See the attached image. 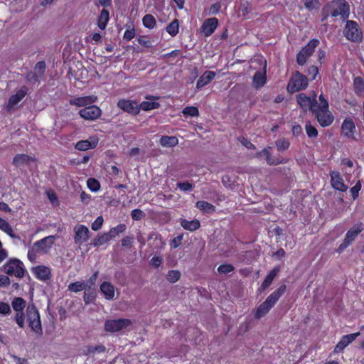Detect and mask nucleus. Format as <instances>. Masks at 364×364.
Segmentation results:
<instances>
[{"instance_id":"1","label":"nucleus","mask_w":364,"mask_h":364,"mask_svg":"<svg viewBox=\"0 0 364 364\" xmlns=\"http://www.w3.org/2000/svg\"><path fill=\"white\" fill-rule=\"evenodd\" d=\"M55 239V235H49L35 242L28 251V259L34 262L38 254L48 253L53 245Z\"/></svg>"},{"instance_id":"2","label":"nucleus","mask_w":364,"mask_h":364,"mask_svg":"<svg viewBox=\"0 0 364 364\" xmlns=\"http://www.w3.org/2000/svg\"><path fill=\"white\" fill-rule=\"evenodd\" d=\"M26 317L31 331L41 334L43 328L40 318V314L34 304H29L26 310Z\"/></svg>"},{"instance_id":"3","label":"nucleus","mask_w":364,"mask_h":364,"mask_svg":"<svg viewBox=\"0 0 364 364\" xmlns=\"http://www.w3.org/2000/svg\"><path fill=\"white\" fill-rule=\"evenodd\" d=\"M309 85L307 77L299 71H295L288 82L287 90L290 93H294L305 90Z\"/></svg>"},{"instance_id":"4","label":"nucleus","mask_w":364,"mask_h":364,"mask_svg":"<svg viewBox=\"0 0 364 364\" xmlns=\"http://www.w3.org/2000/svg\"><path fill=\"white\" fill-rule=\"evenodd\" d=\"M343 35L348 41L360 43L363 40V32L357 22L353 20L346 21L343 29Z\"/></svg>"},{"instance_id":"5","label":"nucleus","mask_w":364,"mask_h":364,"mask_svg":"<svg viewBox=\"0 0 364 364\" xmlns=\"http://www.w3.org/2000/svg\"><path fill=\"white\" fill-rule=\"evenodd\" d=\"M319 40L317 38L310 40L309 43L297 53L296 63L299 65H304L306 63L308 58L314 54L316 48L319 45Z\"/></svg>"},{"instance_id":"6","label":"nucleus","mask_w":364,"mask_h":364,"mask_svg":"<svg viewBox=\"0 0 364 364\" xmlns=\"http://www.w3.org/2000/svg\"><path fill=\"white\" fill-rule=\"evenodd\" d=\"M363 230L361 223L354 225L346 234L345 238L342 243L336 249L338 253H341L355 240V237Z\"/></svg>"},{"instance_id":"7","label":"nucleus","mask_w":364,"mask_h":364,"mask_svg":"<svg viewBox=\"0 0 364 364\" xmlns=\"http://www.w3.org/2000/svg\"><path fill=\"white\" fill-rule=\"evenodd\" d=\"M23 263L18 259H9L4 266V272L9 276L22 278L24 276Z\"/></svg>"},{"instance_id":"8","label":"nucleus","mask_w":364,"mask_h":364,"mask_svg":"<svg viewBox=\"0 0 364 364\" xmlns=\"http://www.w3.org/2000/svg\"><path fill=\"white\" fill-rule=\"evenodd\" d=\"M312 113L315 116V118L320 126L322 127H329L334 120V117L329 109H321L314 108Z\"/></svg>"},{"instance_id":"9","label":"nucleus","mask_w":364,"mask_h":364,"mask_svg":"<svg viewBox=\"0 0 364 364\" xmlns=\"http://www.w3.org/2000/svg\"><path fill=\"white\" fill-rule=\"evenodd\" d=\"M131 324V321L127 318L110 319L105 321V329L109 333H116L127 328Z\"/></svg>"},{"instance_id":"10","label":"nucleus","mask_w":364,"mask_h":364,"mask_svg":"<svg viewBox=\"0 0 364 364\" xmlns=\"http://www.w3.org/2000/svg\"><path fill=\"white\" fill-rule=\"evenodd\" d=\"M102 112V109L99 107L92 104L90 106L81 109L78 114L85 120L95 121L100 117Z\"/></svg>"},{"instance_id":"11","label":"nucleus","mask_w":364,"mask_h":364,"mask_svg":"<svg viewBox=\"0 0 364 364\" xmlns=\"http://www.w3.org/2000/svg\"><path fill=\"white\" fill-rule=\"evenodd\" d=\"M316 97L315 92H313L311 97H308L304 93H300L296 95V102L302 109L306 110L309 109L312 112L317 105Z\"/></svg>"},{"instance_id":"12","label":"nucleus","mask_w":364,"mask_h":364,"mask_svg":"<svg viewBox=\"0 0 364 364\" xmlns=\"http://www.w3.org/2000/svg\"><path fill=\"white\" fill-rule=\"evenodd\" d=\"M117 107L132 115L139 113V103L136 100L122 99L117 102Z\"/></svg>"},{"instance_id":"13","label":"nucleus","mask_w":364,"mask_h":364,"mask_svg":"<svg viewBox=\"0 0 364 364\" xmlns=\"http://www.w3.org/2000/svg\"><path fill=\"white\" fill-rule=\"evenodd\" d=\"M331 177V185L336 191L346 192L348 189L347 185L344 183L343 176L337 171H331L329 173Z\"/></svg>"},{"instance_id":"14","label":"nucleus","mask_w":364,"mask_h":364,"mask_svg":"<svg viewBox=\"0 0 364 364\" xmlns=\"http://www.w3.org/2000/svg\"><path fill=\"white\" fill-rule=\"evenodd\" d=\"M341 134L349 139H355V124L350 117L346 118L341 124Z\"/></svg>"},{"instance_id":"15","label":"nucleus","mask_w":364,"mask_h":364,"mask_svg":"<svg viewBox=\"0 0 364 364\" xmlns=\"http://www.w3.org/2000/svg\"><path fill=\"white\" fill-rule=\"evenodd\" d=\"M75 242L79 245L88 240L90 236V230L88 228L84 225H78L74 228Z\"/></svg>"},{"instance_id":"16","label":"nucleus","mask_w":364,"mask_h":364,"mask_svg":"<svg viewBox=\"0 0 364 364\" xmlns=\"http://www.w3.org/2000/svg\"><path fill=\"white\" fill-rule=\"evenodd\" d=\"M337 8L331 12L333 17L341 16L343 19H347L350 15V6L346 0H337Z\"/></svg>"},{"instance_id":"17","label":"nucleus","mask_w":364,"mask_h":364,"mask_svg":"<svg viewBox=\"0 0 364 364\" xmlns=\"http://www.w3.org/2000/svg\"><path fill=\"white\" fill-rule=\"evenodd\" d=\"M360 335V332L344 335L334 348L333 352L339 353L342 352L350 343L354 341Z\"/></svg>"},{"instance_id":"18","label":"nucleus","mask_w":364,"mask_h":364,"mask_svg":"<svg viewBox=\"0 0 364 364\" xmlns=\"http://www.w3.org/2000/svg\"><path fill=\"white\" fill-rule=\"evenodd\" d=\"M218 26V20L215 17L205 19L200 26L203 36L208 37L211 36Z\"/></svg>"},{"instance_id":"19","label":"nucleus","mask_w":364,"mask_h":364,"mask_svg":"<svg viewBox=\"0 0 364 364\" xmlns=\"http://www.w3.org/2000/svg\"><path fill=\"white\" fill-rule=\"evenodd\" d=\"M97 97L95 95H87L83 97H74L70 100L69 103L70 105L77 107H88L96 102Z\"/></svg>"},{"instance_id":"20","label":"nucleus","mask_w":364,"mask_h":364,"mask_svg":"<svg viewBox=\"0 0 364 364\" xmlns=\"http://www.w3.org/2000/svg\"><path fill=\"white\" fill-rule=\"evenodd\" d=\"M287 286L282 284L265 299L264 302L272 309L279 301L281 296L285 293Z\"/></svg>"},{"instance_id":"21","label":"nucleus","mask_w":364,"mask_h":364,"mask_svg":"<svg viewBox=\"0 0 364 364\" xmlns=\"http://www.w3.org/2000/svg\"><path fill=\"white\" fill-rule=\"evenodd\" d=\"M262 154L265 156L267 163L270 166H276L287 162V160L282 159L279 156H272L268 148H264L261 151L257 152L256 156L259 157Z\"/></svg>"},{"instance_id":"22","label":"nucleus","mask_w":364,"mask_h":364,"mask_svg":"<svg viewBox=\"0 0 364 364\" xmlns=\"http://www.w3.org/2000/svg\"><path fill=\"white\" fill-rule=\"evenodd\" d=\"M34 161L35 158L29 155L25 154H18L14 157L12 164L16 168H22L26 166H28L31 162Z\"/></svg>"},{"instance_id":"23","label":"nucleus","mask_w":364,"mask_h":364,"mask_svg":"<svg viewBox=\"0 0 364 364\" xmlns=\"http://www.w3.org/2000/svg\"><path fill=\"white\" fill-rule=\"evenodd\" d=\"M27 94V88L26 87H21L16 94L11 95L9 99L7 104V109L9 110L13 109Z\"/></svg>"},{"instance_id":"24","label":"nucleus","mask_w":364,"mask_h":364,"mask_svg":"<svg viewBox=\"0 0 364 364\" xmlns=\"http://www.w3.org/2000/svg\"><path fill=\"white\" fill-rule=\"evenodd\" d=\"M146 101H143L139 104V112L141 110L149 111L157 108L159 106V103L156 102L158 97H154L151 95L146 96Z\"/></svg>"},{"instance_id":"25","label":"nucleus","mask_w":364,"mask_h":364,"mask_svg":"<svg viewBox=\"0 0 364 364\" xmlns=\"http://www.w3.org/2000/svg\"><path fill=\"white\" fill-rule=\"evenodd\" d=\"M33 272L35 274L36 277L41 281L48 280L51 276L50 268L44 265L33 267Z\"/></svg>"},{"instance_id":"26","label":"nucleus","mask_w":364,"mask_h":364,"mask_svg":"<svg viewBox=\"0 0 364 364\" xmlns=\"http://www.w3.org/2000/svg\"><path fill=\"white\" fill-rule=\"evenodd\" d=\"M215 77V73L210 70L205 71L196 82V88L201 89L209 84Z\"/></svg>"},{"instance_id":"27","label":"nucleus","mask_w":364,"mask_h":364,"mask_svg":"<svg viewBox=\"0 0 364 364\" xmlns=\"http://www.w3.org/2000/svg\"><path fill=\"white\" fill-rule=\"evenodd\" d=\"M280 271V267L276 266L274 267L266 276L264 281L262 282L260 290L264 291L266 289H267L272 283L274 279L276 277V276L278 274V273Z\"/></svg>"},{"instance_id":"28","label":"nucleus","mask_w":364,"mask_h":364,"mask_svg":"<svg viewBox=\"0 0 364 364\" xmlns=\"http://www.w3.org/2000/svg\"><path fill=\"white\" fill-rule=\"evenodd\" d=\"M100 289L106 299H113L114 296V287L110 282H102L100 287Z\"/></svg>"},{"instance_id":"29","label":"nucleus","mask_w":364,"mask_h":364,"mask_svg":"<svg viewBox=\"0 0 364 364\" xmlns=\"http://www.w3.org/2000/svg\"><path fill=\"white\" fill-rule=\"evenodd\" d=\"M180 224L183 229L191 232L199 229L200 227V223L197 219L188 220L186 219L181 218L180 219Z\"/></svg>"},{"instance_id":"30","label":"nucleus","mask_w":364,"mask_h":364,"mask_svg":"<svg viewBox=\"0 0 364 364\" xmlns=\"http://www.w3.org/2000/svg\"><path fill=\"white\" fill-rule=\"evenodd\" d=\"M353 90L357 96L364 97V79L362 77H354Z\"/></svg>"},{"instance_id":"31","label":"nucleus","mask_w":364,"mask_h":364,"mask_svg":"<svg viewBox=\"0 0 364 364\" xmlns=\"http://www.w3.org/2000/svg\"><path fill=\"white\" fill-rule=\"evenodd\" d=\"M105 350V346L102 344L96 346H87L82 350V354L85 355H88L95 353H104Z\"/></svg>"},{"instance_id":"32","label":"nucleus","mask_w":364,"mask_h":364,"mask_svg":"<svg viewBox=\"0 0 364 364\" xmlns=\"http://www.w3.org/2000/svg\"><path fill=\"white\" fill-rule=\"evenodd\" d=\"M97 144V141H90L89 140H80L75 144V148L80 151H87L95 148Z\"/></svg>"},{"instance_id":"33","label":"nucleus","mask_w":364,"mask_h":364,"mask_svg":"<svg viewBox=\"0 0 364 364\" xmlns=\"http://www.w3.org/2000/svg\"><path fill=\"white\" fill-rule=\"evenodd\" d=\"M196 207L198 208L200 210L203 211L204 213H212L215 211V207L205 200H198L196 202Z\"/></svg>"},{"instance_id":"34","label":"nucleus","mask_w":364,"mask_h":364,"mask_svg":"<svg viewBox=\"0 0 364 364\" xmlns=\"http://www.w3.org/2000/svg\"><path fill=\"white\" fill-rule=\"evenodd\" d=\"M266 72L257 71L253 76V83L256 87H261L266 83Z\"/></svg>"},{"instance_id":"35","label":"nucleus","mask_w":364,"mask_h":364,"mask_svg":"<svg viewBox=\"0 0 364 364\" xmlns=\"http://www.w3.org/2000/svg\"><path fill=\"white\" fill-rule=\"evenodd\" d=\"M96 297L95 288L87 287L85 289L83 300L85 304H90L92 303Z\"/></svg>"},{"instance_id":"36","label":"nucleus","mask_w":364,"mask_h":364,"mask_svg":"<svg viewBox=\"0 0 364 364\" xmlns=\"http://www.w3.org/2000/svg\"><path fill=\"white\" fill-rule=\"evenodd\" d=\"M109 19V11L103 9L100 13V15L98 18L97 26L101 30H104L107 24V22Z\"/></svg>"},{"instance_id":"37","label":"nucleus","mask_w":364,"mask_h":364,"mask_svg":"<svg viewBox=\"0 0 364 364\" xmlns=\"http://www.w3.org/2000/svg\"><path fill=\"white\" fill-rule=\"evenodd\" d=\"M178 143L177 137L173 136H163L161 137V146L166 147H173Z\"/></svg>"},{"instance_id":"38","label":"nucleus","mask_w":364,"mask_h":364,"mask_svg":"<svg viewBox=\"0 0 364 364\" xmlns=\"http://www.w3.org/2000/svg\"><path fill=\"white\" fill-rule=\"evenodd\" d=\"M12 308L16 313L23 312L26 306V301L21 297H16L11 302Z\"/></svg>"},{"instance_id":"39","label":"nucleus","mask_w":364,"mask_h":364,"mask_svg":"<svg viewBox=\"0 0 364 364\" xmlns=\"http://www.w3.org/2000/svg\"><path fill=\"white\" fill-rule=\"evenodd\" d=\"M111 239L108 235L107 232H104L101 235H98L97 237L92 240L91 245H93L94 247H100L105 245Z\"/></svg>"},{"instance_id":"40","label":"nucleus","mask_w":364,"mask_h":364,"mask_svg":"<svg viewBox=\"0 0 364 364\" xmlns=\"http://www.w3.org/2000/svg\"><path fill=\"white\" fill-rule=\"evenodd\" d=\"M271 308L264 301L262 302L256 309L255 317L257 319L265 316L269 311Z\"/></svg>"},{"instance_id":"41","label":"nucleus","mask_w":364,"mask_h":364,"mask_svg":"<svg viewBox=\"0 0 364 364\" xmlns=\"http://www.w3.org/2000/svg\"><path fill=\"white\" fill-rule=\"evenodd\" d=\"M126 230V225L124 224H119L116 227H114L110 229L109 232H107L108 235L110 239H114L117 236H118L120 233L124 232Z\"/></svg>"},{"instance_id":"42","label":"nucleus","mask_w":364,"mask_h":364,"mask_svg":"<svg viewBox=\"0 0 364 364\" xmlns=\"http://www.w3.org/2000/svg\"><path fill=\"white\" fill-rule=\"evenodd\" d=\"M86 288L85 282L84 281L70 283L68 287L69 291L75 293L85 290Z\"/></svg>"},{"instance_id":"43","label":"nucleus","mask_w":364,"mask_h":364,"mask_svg":"<svg viewBox=\"0 0 364 364\" xmlns=\"http://www.w3.org/2000/svg\"><path fill=\"white\" fill-rule=\"evenodd\" d=\"M179 23L178 19H174L166 28V32L171 36H175L178 33Z\"/></svg>"},{"instance_id":"44","label":"nucleus","mask_w":364,"mask_h":364,"mask_svg":"<svg viewBox=\"0 0 364 364\" xmlns=\"http://www.w3.org/2000/svg\"><path fill=\"white\" fill-rule=\"evenodd\" d=\"M182 113L184 117H198L199 115V110L197 107L187 106L183 109Z\"/></svg>"},{"instance_id":"45","label":"nucleus","mask_w":364,"mask_h":364,"mask_svg":"<svg viewBox=\"0 0 364 364\" xmlns=\"http://www.w3.org/2000/svg\"><path fill=\"white\" fill-rule=\"evenodd\" d=\"M290 142L286 138H281L276 141V146L279 151L283 152L289 148Z\"/></svg>"},{"instance_id":"46","label":"nucleus","mask_w":364,"mask_h":364,"mask_svg":"<svg viewBox=\"0 0 364 364\" xmlns=\"http://www.w3.org/2000/svg\"><path fill=\"white\" fill-rule=\"evenodd\" d=\"M181 277V272L178 270H169L166 274V279L171 283L176 282Z\"/></svg>"},{"instance_id":"47","label":"nucleus","mask_w":364,"mask_h":364,"mask_svg":"<svg viewBox=\"0 0 364 364\" xmlns=\"http://www.w3.org/2000/svg\"><path fill=\"white\" fill-rule=\"evenodd\" d=\"M305 130L307 136L311 139H315L318 136V131L315 127L311 125L309 122L306 124Z\"/></svg>"},{"instance_id":"48","label":"nucleus","mask_w":364,"mask_h":364,"mask_svg":"<svg viewBox=\"0 0 364 364\" xmlns=\"http://www.w3.org/2000/svg\"><path fill=\"white\" fill-rule=\"evenodd\" d=\"M87 188L92 192H97L100 188L99 181L93 178H88L87 181Z\"/></svg>"},{"instance_id":"49","label":"nucleus","mask_w":364,"mask_h":364,"mask_svg":"<svg viewBox=\"0 0 364 364\" xmlns=\"http://www.w3.org/2000/svg\"><path fill=\"white\" fill-rule=\"evenodd\" d=\"M143 24L145 27L151 28L155 26L156 20L152 15L146 14L143 18Z\"/></svg>"},{"instance_id":"50","label":"nucleus","mask_w":364,"mask_h":364,"mask_svg":"<svg viewBox=\"0 0 364 364\" xmlns=\"http://www.w3.org/2000/svg\"><path fill=\"white\" fill-rule=\"evenodd\" d=\"M304 6L309 11L313 9H318L320 4L318 0H303Z\"/></svg>"},{"instance_id":"51","label":"nucleus","mask_w":364,"mask_h":364,"mask_svg":"<svg viewBox=\"0 0 364 364\" xmlns=\"http://www.w3.org/2000/svg\"><path fill=\"white\" fill-rule=\"evenodd\" d=\"M234 269H235V267L231 264H220L218 267V272L220 274H224L230 273V272H233Z\"/></svg>"},{"instance_id":"52","label":"nucleus","mask_w":364,"mask_h":364,"mask_svg":"<svg viewBox=\"0 0 364 364\" xmlns=\"http://www.w3.org/2000/svg\"><path fill=\"white\" fill-rule=\"evenodd\" d=\"M46 69V65L45 61H38L34 67L36 73L41 77L43 76Z\"/></svg>"},{"instance_id":"53","label":"nucleus","mask_w":364,"mask_h":364,"mask_svg":"<svg viewBox=\"0 0 364 364\" xmlns=\"http://www.w3.org/2000/svg\"><path fill=\"white\" fill-rule=\"evenodd\" d=\"M183 239V235L181 234L171 240L169 243L171 248L176 249L178 247L181 245Z\"/></svg>"},{"instance_id":"54","label":"nucleus","mask_w":364,"mask_h":364,"mask_svg":"<svg viewBox=\"0 0 364 364\" xmlns=\"http://www.w3.org/2000/svg\"><path fill=\"white\" fill-rule=\"evenodd\" d=\"M361 182L360 181H358L357 183L353 186L350 190V194L353 200L356 199L358 197L359 192L361 190Z\"/></svg>"},{"instance_id":"55","label":"nucleus","mask_w":364,"mask_h":364,"mask_svg":"<svg viewBox=\"0 0 364 364\" xmlns=\"http://www.w3.org/2000/svg\"><path fill=\"white\" fill-rule=\"evenodd\" d=\"M318 100L320 102V104L318 105H316V107H315L316 109H329V104L328 101L323 94H321L318 97Z\"/></svg>"},{"instance_id":"56","label":"nucleus","mask_w":364,"mask_h":364,"mask_svg":"<svg viewBox=\"0 0 364 364\" xmlns=\"http://www.w3.org/2000/svg\"><path fill=\"white\" fill-rule=\"evenodd\" d=\"M14 320L19 328H23L25 326V315L23 312L16 313L14 316Z\"/></svg>"},{"instance_id":"57","label":"nucleus","mask_w":364,"mask_h":364,"mask_svg":"<svg viewBox=\"0 0 364 364\" xmlns=\"http://www.w3.org/2000/svg\"><path fill=\"white\" fill-rule=\"evenodd\" d=\"M131 216L134 220H140L145 218L146 214L140 209H134L132 211Z\"/></svg>"},{"instance_id":"58","label":"nucleus","mask_w":364,"mask_h":364,"mask_svg":"<svg viewBox=\"0 0 364 364\" xmlns=\"http://www.w3.org/2000/svg\"><path fill=\"white\" fill-rule=\"evenodd\" d=\"M176 186L183 191H191L193 188V185L188 181L178 182Z\"/></svg>"},{"instance_id":"59","label":"nucleus","mask_w":364,"mask_h":364,"mask_svg":"<svg viewBox=\"0 0 364 364\" xmlns=\"http://www.w3.org/2000/svg\"><path fill=\"white\" fill-rule=\"evenodd\" d=\"M40 77H41L36 72L33 71L28 72L26 75V80L31 83L38 82Z\"/></svg>"},{"instance_id":"60","label":"nucleus","mask_w":364,"mask_h":364,"mask_svg":"<svg viewBox=\"0 0 364 364\" xmlns=\"http://www.w3.org/2000/svg\"><path fill=\"white\" fill-rule=\"evenodd\" d=\"M104 223L102 216H98L95 221L92 223L91 228L93 230L97 231L101 229Z\"/></svg>"},{"instance_id":"61","label":"nucleus","mask_w":364,"mask_h":364,"mask_svg":"<svg viewBox=\"0 0 364 364\" xmlns=\"http://www.w3.org/2000/svg\"><path fill=\"white\" fill-rule=\"evenodd\" d=\"M307 74L310 77L311 80L316 79V75L318 74V68L316 65H311L308 68Z\"/></svg>"},{"instance_id":"62","label":"nucleus","mask_w":364,"mask_h":364,"mask_svg":"<svg viewBox=\"0 0 364 364\" xmlns=\"http://www.w3.org/2000/svg\"><path fill=\"white\" fill-rule=\"evenodd\" d=\"M98 271L95 272L85 282L86 287L95 288V282L98 277Z\"/></svg>"},{"instance_id":"63","label":"nucleus","mask_w":364,"mask_h":364,"mask_svg":"<svg viewBox=\"0 0 364 364\" xmlns=\"http://www.w3.org/2000/svg\"><path fill=\"white\" fill-rule=\"evenodd\" d=\"M11 307L8 303L0 302V314L3 315H8L11 313Z\"/></svg>"},{"instance_id":"64","label":"nucleus","mask_w":364,"mask_h":364,"mask_svg":"<svg viewBox=\"0 0 364 364\" xmlns=\"http://www.w3.org/2000/svg\"><path fill=\"white\" fill-rule=\"evenodd\" d=\"M220 9L221 4L220 2H216L210 6L208 13L210 15H216L219 13Z\"/></svg>"}]
</instances>
